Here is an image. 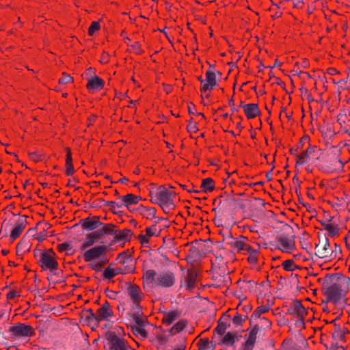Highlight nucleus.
Listing matches in <instances>:
<instances>
[{
  "label": "nucleus",
  "mask_w": 350,
  "mask_h": 350,
  "mask_svg": "<svg viewBox=\"0 0 350 350\" xmlns=\"http://www.w3.org/2000/svg\"><path fill=\"white\" fill-rule=\"evenodd\" d=\"M350 279L340 273L327 274L324 279L319 278L322 284V291L327 299L325 303L329 301L342 307L347 303L345 295L349 291Z\"/></svg>",
  "instance_id": "1"
},
{
  "label": "nucleus",
  "mask_w": 350,
  "mask_h": 350,
  "mask_svg": "<svg viewBox=\"0 0 350 350\" xmlns=\"http://www.w3.org/2000/svg\"><path fill=\"white\" fill-rule=\"evenodd\" d=\"M107 251V246L106 245L96 246L85 252L83 257L86 262L96 259L97 261L92 266L96 271H100L101 267L108 262V258L104 256Z\"/></svg>",
  "instance_id": "2"
},
{
  "label": "nucleus",
  "mask_w": 350,
  "mask_h": 350,
  "mask_svg": "<svg viewBox=\"0 0 350 350\" xmlns=\"http://www.w3.org/2000/svg\"><path fill=\"white\" fill-rule=\"evenodd\" d=\"M130 327L133 334L142 339L146 338L148 336L147 327L152 326L148 321V317L144 316L132 317L129 319Z\"/></svg>",
  "instance_id": "3"
},
{
  "label": "nucleus",
  "mask_w": 350,
  "mask_h": 350,
  "mask_svg": "<svg viewBox=\"0 0 350 350\" xmlns=\"http://www.w3.org/2000/svg\"><path fill=\"white\" fill-rule=\"evenodd\" d=\"M55 254L52 250H49L41 254V258L38 260V262L42 270H49L53 274H56L58 263L55 259Z\"/></svg>",
  "instance_id": "4"
},
{
  "label": "nucleus",
  "mask_w": 350,
  "mask_h": 350,
  "mask_svg": "<svg viewBox=\"0 0 350 350\" xmlns=\"http://www.w3.org/2000/svg\"><path fill=\"white\" fill-rule=\"evenodd\" d=\"M294 234L290 235L288 233H282L276 238L278 245L276 248L280 250L283 252L291 253L295 248Z\"/></svg>",
  "instance_id": "5"
},
{
  "label": "nucleus",
  "mask_w": 350,
  "mask_h": 350,
  "mask_svg": "<svg viewBox=\"0 0 350 350\" xmlns=\"http://www.w3.org/2000/svg\"><path fill=\"white\" fill-rule=\"evenodd\" d=\"M111 247L113 244L123 245L126 241H129L133 234L132 232L129 229H124L121 231L116 228L115 226L111 224Z\"/></svg>",
  "instance_id": "6"
},
{
  "label": "nucleus",
  "mask_w": 350,
  "mask_h": 350,
  "mask_svg": "<svg viewBox=\"0 0 350 350\" xmlns=\"http://www.w3.org/2000/svg\"><path fill=\"white\" fill-rule=\"evenodd\" d=\"M10 338H20L22 337H29L33 334V327L27 324L16 323L9 329Z\"/></svg>",
  "instance_id": "7"
},
{
  "label": "nucleus",
  "mask_w": 350,
  "mask_h": 350,
  "mask_svg": "<svg viewBox=\"0 0 350 350\" xmlns=\"http://www.w3.org/2000/svg\"><path fill=\"white\" fill-rule=\"evenodd\" d=\"M176 282L174 273L170 271L165 270L158 273L157 277L156 285L162 288H170Z\"/></svg>",
  "instance_id": "8"
},
{
  "label": "nucleus",
  "mask_w": 350,
  "mask_h": 350,
  "mask_svg": "<svg viewBox=\"0 0 350 350\" xmlns=\"http://www.w3.org/2000/svg\"><path fill=\"white\" fill-rule=\"evenodd\" d=\"M100 218L101 217L100 216L88 217L81 219L80 224L83 230L93 231L103 225Z\"/></svg>",
  "instance_id": "9"
},
{
  "label": "nucleus",
  "mask_w": 350,
  "mask_h": 350,
  "mask_svg": "<svg viewBox=\"0 0 350 350\" xmlns=\"http://www.w3.org/2000/svg\"><path fill=\"white\" fill-rule=\"evenodd\" d=\"M85 79L88 81L86 87L90 92L101 90L104 86L105 81L97 75L85 73Z\"/></svg>",
  "instance_id": "10"
},
{
  "label": "nucleus",
  "mask_w": 350,
  "mask_h": 350,
  "mask_svg": "<svg viewBox=\"0 0 350 350\" xmlns=\"http://www.w3.org/2000/svg\"><path fill=\"white\" fill-rule=\"evenodd\" d=\"M217 85L216 73L214 70H208L206 72V79L203 86H201L202 92L213 90Z\"/></svg>",
  "instance_id": "11"
},
{
  "label": "nucleus",
  "mask_w": 350,
  "mask_h": 350,
  "mask_svg": "<svg viewBox=\"0 0 350 350\" xmlns=\"http://www.w3.org/2000/svg\"><path fill=\"white\" fill-rule=\"evenodd\" d=\"M26 217V216H23L22 217L19 218L15 223V226L11 231L10 236L11 240H14L18 238L23 230L25 229L26 225L27 224Z\"/></svg>",
  "instance_id": "12"
},
{
  "label": "nucleus",
  "mask_w": 350,
  "mask_h": 350,
  "mask_svg": "<svg viewBox=\"0 0 350 350\" xmlns=\"http://www.w3.org/2000/svg\"><path fill=\"white\" fill-rule=\"evenodd\" d=\"M111 350H134L124 338H113L111 332Z\"/></svg>",
  "instance_id": "13"
},
{
  "label": "nucleus",
  "mask_w": 350,
  "mask_h": 350,
  "mask_svg": "<svg viewBox=\"0 0 350 350\" xmlns=\"http://www.w3.org/2000/svg\"><path fill=\"white\" fill-rule=\"evenodd\" d=\"M258 331L259 325H255L254 327L249 333L247 340L243 344V350H253Z\"/></svg>",
  "instance_id": "14"
},
{
  "label": "nucleus",
  "mask_w": 350,
  "mask_h": 350,
  "mask_svg": "<svg viewBox=\"0 0 350 350\" xmlns=\"http://www.w3.org/2000/svg\"><path fill=\"white\" fill-rule=\"evenodd\" d=\"M258 331L259 325H255L254 327L249 333L247 340L243 344V350H253Z\"/></svg>",
  "instance_id": "15"
},
{
  "label": "nucleus",
  "mask_w": 350,
  "mask_h": 350,
  "mask_svg": "<svg viewBox=\"0 0 350 350\" xmlns=\"http://www.w3.org/2000/svg\"><path fill=\"white\" fill-rule=\"evenodd\" d=\"M316 249L317 250L315 256L321 258H326L331 257L333 254V251L330 249V245L327 238L325 239V243L322 247H319V244L316 245Z\"/></svg>",
  "instance_id": "16"
},
{
  "label": "nucleus",
  "mask_w": 350,
  "mask_h": 350,
  "mask_svg": "<svg viewBox=\"0 0 350 350\" xmlns=\"http://www.w3.org/2000/svg\"><path fill=\"white\" fill-rule=\"evenodd\" d=\"M158 199L160 200V204L174 202L173 197L174 193L168 191L165 187L161 186L157 189Z\"/></svg>",
  "instance_id": "17"
},
{
  "label": "nucleus",
  "mask_w": 350,
  "mask_h": 350,
  "mask_svg": "<svg viewBox=\"0 0 350 350\" xmlns=\"http://www.w3.org/2000/svg\"><path fill=\"white\" fill-rule=\"evenodd\" d=\"M127 291L128 295L133 301V303L139 302L142 299L144 294L138 286L135 284L130 285Z\"/></svg>",
  "instance_id": "18"
},
{
  "label": "nucleus",
  "mask_w": 350,
  "mask_h": 350,
  "mask_svg": "<svg viewBox=\"0 0 350 350\" xmlns=\"http://www.w3.org/2000/svg\"><path fill=\"white\" fill-rule=\"evenodd\" d=\"M109 317V304L107 301L97 310L96 312V323L102 321H108Z\"/></svg>",
  "instance_id": "19"
},
{
  "label": "nucleus",
  "mask_w": 350,
  "mask_h": 350,
  "mask_svg": "<svg viewBox=\"0 0 350 350\" xmlns=\"http://www.w3.org/2000/svg\"><path fill=\"white\" fill-rule=\"evenodd\" d=\"M224 240L227 244L237 249L238 252L243 250V247H245L243 242L233 239L232 232L229 230H226V237H225Z\"/></svg>",
  "instance_id": "20"
},
{
  "label": "nucleus",
  "mask_w": 350,
  "mask_h": 350,
  "mask_svg": "<svg viewBox=\"0 0 350 350\" xmlns=\"http://www.w3.org/2000/svg\"><path fill=\"white\" fill-rule=\"evenodd\" d=\"M244 112L248 119H252L260 114L258 105L254 103L247 104L243 106Z\"/></svg>",
  "instance_id": "21"
},
{
  "label": "nucleus",
  "mask_w": 350,
  "mask_h": 350,
  "mask_svg": "<svg viewBox=\"0 0 350 350\" xmlns=\"http://www.w3.org/2000/svg\"><path fill=\"white\" fill-rule=\"evenodd\" d=\"M91 233L99 241L109 233V224L103 223V225Z\"/></svg>",
  "instance_id": "22"
},
{
  "label": "nucleus",
  "mask_w": 350,
  "mask_h": 350,
  "mask_svg": "<svg viewBox=\"0 0 350 350\" xmlns=\"http://www.w3.org/2000/svg\"><path fill=\"white\" fill-rule=\"evenodd\" d=\"M136 213L142 215L146 219H150L155 217L156 209L154 208H148L140 206L136 208Z\"/></svg>",
  "instance_id": "23"
},
{
  "label": "nucleus",
  "mask_w": 350,
  "mask_h": 350,
  "mask_svg": "<svg viewBox=\"0 0 350 350\" xmlns=\"http://www.w3.org/2000/svg\"><path fill=\"white\" fill-rule=\"evenodd\" d=\"M124 205L129 208L131 204H137L139 200H142L140 196H134L133 194L129 193L124 196H120Z\"/></svg>",
  "instance_id": "24"
},
{
  "label": "nucleus",
  "mask_w": 350,
  "mask_h": 350,
  "mask_svg": "<svg viewBox=\"0 0 350 350\" xmlns=\"http://www.w3.org/2000/svg\"><path fill=\"white\" fill-rule=\"evenodd\" d=\"M197 273L195 271L189 270L187 271V275L185 282V287L187 290H191L194 288Z\"/></svg>",
  "instance_id": "25"
},
{
  "label": "nucleus",
  "mask_w": 350,
  "mask_h": 350,
  "mask_svg": "<svg viewBox=\"0 0 350 350\" xmlns=\"http://www.w3.org/2000/svg\"><path fill=\"white\" fill-rule=\"evenodd\" d=\"M235 342V334L228 332L221 338V341L218 342L219 345H224L226 346H232Z\"/></svg>",
  "instance_id": "26"
},
{
  "label": "nucleus",
  "mask_w": 350,
  "mask_h": 350,
  "mask_svg": "<svg viewBox=\"0 0 350 350\" xmlns=\"http://www.w3.org/2000/svg\"><path fill=\"white\" fill-rule=\"evenodd\" d=\"M338 319V317H337L336 319L331 321V323H334V325L336 327L334 332H333V334H332V338L335 341H336L338 340H341V341H345V336H344V333H342V331L340 329V327L335 323Z\"/></svg>",
  "instance_id": "27"
},
{
  "label": "nucleus",
  "mask_w": 350,
  "mask_h": 350,
  "mask_svg": "<svg viewBox=\"0 0 350 350\" xmlns=\"http://www.w3.org/2000/svg\"><path fill=\"white\" fill-rule=\"evenodd\" d=\"M201 187L204 192H211L215 189V182L211 178H206L202 180Z\"/></svg>",
  "instance_id": "28"
},
{
  "label": "nucleus",
  "mask_w": 350,
  "mask_h": 350,
  "mask_svg": "<svg viewBox=\"0 0 350 350\" xmlns=\"http://www.w3.org/2000/svg\"><path fill=\"white\" fill-rule=\"evenodd\" d=\"M293 306L297 312V317H304L306 315L307 311L300 301L295 300L293 304Z\"/></svg>",
  "instance_id": "29"
},
{
  "label": "nucleus",
  "mask_w": 350,
  "mask_h": 350,
  "mask_svg": "<svg viewBox=\"0 0 350 350\" xmlns=\"http://www.w3.org/2000/svg\"><path fill=\"white\" fill-rule=\"evenodd\" d=\"M180 317V313L178 311H170L165 314L163 321L167 325L172 324Z\"/></svg>",
  "instance_id": "30"
},
{
  "label": "nucleus",
  "mask_w": 350,
  "mask_h": 350,
  "mask_svg": "<svg viewBox=\"0 0 350 350\" xmlns=\"http://www.w3.org/2000/svg\"><path fill=\"white\" fill-rule=\"evenodd\" d=\"M217 323L214 332L222 336L225 334L226 330L230 327V325L226 322H222L221 319L218 321Z\"/></svg>",
  "instance_id": "31"
},
{
  "label": "nucleus",
  "mask_w": 350,
  "mask_h": 350,
  "mask_svg": "<svg viewBox=\"0 0 350 350\" xmlns=\"http://www.w3.org/2000/svg\"><path fill=\"white\" fill-rule=\"evenodd\" d=\"M157 275L158 273L154 270L150 269L145 272L144 279L149 283H154L156 284Z\"/></svg>",
  "instance_id": "32"
},
{
  "label": "nucleus",
  "mask_w": 350,
  "mask_h": 350,
  "mask_svg": "<svg viewBox=\"0 0 350 350\" xmlns=\"http://www.w3.org/2000/svg\"><path fill=\"white\" fill-rule=\"evenodd\" d=\"M96 241H98L90 232L86 235V239L81 245V250H84L88 247L92 246Z\"/></svg>",
  "instance_id": "33"
},
{
  "label": "nucleus",
  "mask_w": 350,
  "mask_h": 350,
  "mask_svg": "<svg viewBox=\"0 0 350 350\" xmlns=\"http://www.w3.org/2000/svg\"><path fill=\"white\" fill-rule=\"evenodd\" d=\"M144 316L139 302L133 303L130 317Z\"/></svg>",
  "instance_id": "34"
},
{
  "label": "nucleus",
  "mask_w": 350,
  "mask_h": 350,
  "mask_svg": "<svg viewBox=\"0 0 350 350\" xmlns=\"http://www.w3.org/2000/svg\"><path fill=\"white\" fill-rule=\"evenodd\" d=\"M129 261H131L129 256L126 252H122L118 255L117 258H116V262L113 264L114 265L116 264L125 265L127 264Z\"/></svg>",
  "instance_id": "35"
},
{
  "label": "nucleus",
  "mask_w": 350,
  "mask_h": 350,
  "mask_svg": "<svg viewBox=\"0 0 350 350\" xmlns=\"http://www.w3.org/2000/svg\"><path fill=\"white\" fill-rule=\"evenodd\" d=\"M316 148L317 146H310L306 151L303 152L301 154L299 155H297V157L299 160H304L306 158H309L315 152Z\"/></svg>",
  "instance_id": "36"
},
{
  "label": "nucleus",
  "mask_w": 350,
  "mask_h": 350,
  "mask_svg": "<svg viewBox=\"0 0 350 350\" xmlns=\"http://www.w3.org/2000/svg\"><path fill=\"white\" fill-rule=\"evenodd\" d=\"M111 332H112L113 338H123L122 336L124 334V333L122 327L118 325H111Z\"/></svg>",
  "instance_id": "37"
},
{
  "label": "nucleus",
  "mask_w": 350,
  "mask_h": 350,
  "mask_svg": "<svg viewBox=\"0 0 350 350\" xmlns=\"http://www.w3.org/2000/svg\"><path fill=\"white\" fill-rule=\"evenodd\" d=\"M268 310H269V307L265 306H261L255 310V311L252 314L251 319H260V315L263 313H265Z\"/></svg>",
  "instance_id": "38"
},
{
  "label": "nucleus",
  "mask_w": 350,
  "mask_h": 350,
  "mask_svg": "<svg viewBox=\"0 0 350 350\" xmlns=\"http://www.w3.org/2000/svg\"><path fill=\"white\" fill-rule=\"evenodd\" d=\"M325 230L328 231L329 236L332 237L337 236L339 234V228L338 225H326Z\"/></svg>",
  "instance_id": "39"
},
{
  "label": "nucleus",
  "mask_w": 350,
  "mask_h": 350,
  "mask_svg": "<svg viewBox=\"0 0 350 350\" xmlns=\"http://www.w3.org/2000/svg\"><path fill=\"white\" fill-rule=\"evenodd\" d=\"M247 318V316L243 317L240 314L237 313L235 316L233 317L232 321L236 326H241L242 325L243 323L245 321Z\"/></svg>",
  "instance_id": "40"
},
{
  "label": "nucleus",
  "mask_w": 350,
  "mask_h": 350,
  "mask_svg": "<svg viewBox=\"0 0 350 350\" xmlns=\"http://www.w3.org/2000/svg\"><path fill=\"white\" fill-rule=\"evenodd\" d=\"M187 323V321L181 320L177 322L174 326L171 328V331L175 330L176 332H180L182 331L186 326Z\"/></svg>",
  "instance_id": "41"
},
{
  "label": "nucleus",
  "mask_w": 350,
  "mask_h": 350,
  "mask_svg": "<svg viewBox=\"0 0 350 350\" xmlns=\"http://www.w3.org/2000/svg\"><path fill=\"white\" fill-rule=\"evenodd\" d=\"M83 315L90 322H96V313H94L92 309L85 310Z\"/></svg>",
  "instance_id": "42"
},
{
  "label": "nucleus",
  "mask_w": 350,
  "mask_h": 350,
  "mask_svg": "<svg viewBox=\"0 0 350 350\" xmlns=\"http://www.w3.org/2000/svg\"><path fill=\"white\" fill-rule=\"evenodd\" d=\"M124 203L121 201V202H115L111 201V212H113L115 214L119 213L120 211H118L120 208L123 206Z\"/></svg>",
  "instance_id": "43"
},
{
  "label": "nucleus",
  "mask_w": 350,
  "mask_h": 350,
  "mask_svg": "<svg viewBox=\"0 0 350 350\" xmlns=\"http://www.w3.org/2000/svg\"><path fill=\"white\" fill-rule=\"evenodd\" d=\"M113 266L114 265L111 263V278L119 273H122L124 271V268L122 267H114Z\"/></svg>",
  "instance_id": "44"
},
{
  "label": "nucleus",
  "mask_w": 350,
  "mask_h": 350,
  "mask_svg": "<svg viewBox=\"0 0 350 350\" xmlns=\"http://www.w3.org/2000/svg\"><path fill=\"white\" fill-rule=\"evenodd\" d=\"M62 75V77L59 79L60 84H66L73 81V78L70 75L65 72H63Z\"/></svg>",
  "instance_id": "45"
},
{
  "label": "nucleus",
  "mask_w": 350,
  "mask_h": 350,
  "mask_svg": "<svg viewBox=\"0 0 350 350\" xmlns=\"http://www.w3.org/2000/svg\"><path fill=\"white\" fill-rule=\"evenodd\" d=\"M159 206L162 208L163 211L166 213H168L170 210H172L175 208V204L174 202L160 204Z\"/></svg>",
  "instance_id": "46"
},
{
  "label": "nucleus",
  "mask_w": 350,
  "mask_h": 350,
  "mask_svg": "<svg viewBox=\"0 0 350 350\" xmlns=\"http://www.w3.org/2000/svg\"><path fill=\"white\" fill-rule=\"evenodd\" d=\"M100 28V23L98 21H94L91 26L89 27L88 33L90 36H92L95 31L98 30Z\"/></svg>",
  "instance_id": "47"
},
{
  "label": "nucleus",
  "mask_w": 350,
  "mask_h": 350,
  "mask_svg": "<svg viewBox=\"0 0 350 350\" xmlns=\"http://www.w3.org/2000/svg\"><path fill=\"white\" fill-rule=\"evenodd\" d=\"M198 130L197 127L196 122H193V118H191L189 120V124L187 125V131L189 133H195Z\"/></svg>",
  "instance_id": "48"
},
{
  "label": "nucleus",
  "mask_w": 350,
  "mask_h": 350,
  "mask_svg": "<svg viewBox=\"0 0 350 350\" xmlns=\"http://www.w3.org/2000/svg\"><path fill=\"white\" fill-rule=\"evenodd\" d=\"M103 334L105 337L106 345H109V329H107V323H105L102 327Z\"/></svg>",
  "instance_id": "49"
},
{
  "label": "nucleus",
  "mask_w": 350,
  "mask_h": 350,
  "mask_svg": "<svg viewBox=\"0 0 350 350\" xmlns=\"http://www.w3.org/2000/svg\"><path fill=\"white\" fill-rule=\"evenodd\" d=\"M260 327L261 328H263V329H267V328H269L271 325V322L265 318V317H262V318H260Z\"/></svg>",
  "instance_id": "50"
},
{
  "label": "nucleus",
  "mask_w": 350,
  "mask_h": 350,
  "mask_svg": "<svg viewBox=\"0 0 350 350\" xmlns=\"http://www.w3.org/2000/svg\"><path fill=\"white\" fill-rule=\"evenodd\" d=\"M189 254L191 258H197L200 256V252L196 247H191L189 250Z\"/></svg>",
  "instance_id": "51"
},
{
  "label": "nucleus",
  "mask_w": 350,
  "mask_h": 350,
  "mask_svg": "<svg viewBox=\"0 0 350 350\" xmlns=\"http://www.w3.org/2000/svg\"><path fill=\"white\" fill-rule=\"evenodd\" d=\"M41 154H40L37 151L29 153V157L30 159L35 162H38V161H40L41 159Z\"/></svg>",
  "instance_id": "52"
},
{
  "label": "nucleus",
  "mask_w": 350,
  "mask_h": 350,
  "mask_svg": "<svg viewBox=\"0 0 350 350\" xmlns=\"http://www.w3.org/2000/svg\"><path fill=\"white\" fill-rule=\"evenodd\" d=\"M59 250L62 252H68L72 250V247L70 243L64 242L59 245Z\"/></svg>",
  "instance_id": "53"
},
{
  "label": "nucleus",
  "mask_w": 350,
  "mask_h": 350,
  "mask_svg": "<svg viewBox=\"0 0 350 350\" xmlns=\"http://www.w3.org/2000/svg\"><path fill=\"white\" fill-rule=\"evenodd\" d=\"M293 265H294V262L292 260H287L283 262L284 269L286 271H293Z\"/></svg>",
  "instance_id": "54"
},
{
  "label": "nucleus",
  "mask_w": 350,
  "mask_h": 350,
  "mask_svg": "<svg viewBox=\"0 0 350 350\" xmlns=\"http://www.w3.org/2000/svg\"><path fill=\"white\" fill-rule=\"evenodd\" d=\"M347 113L346 110H343L342 112H340L337 118L338 122L342 125V123H345V118L347 117Z\"/></svg>",
  "instance_id": "55"
},
{
  "label": "nucleus",
  "mask_w": 350,
  "mask_h": 350,
  "mask_svg": "<svg viewBox=\"0 0 350 350\" xmlns=\"http://www.w3.org/2000/svg\"><path fill=\"white\" fill-rule=\"evenodd\" d=\"M300 91H301L302 95H305L307 96V98L309 102L314 101V99L312 98L311 94L308 92V90H307L306 88L302 86L300 88Z\"/></svg>",
  "instance_id": "56"
},
{
  "label": "nucleus",
  "mask_w": 350,
  "mask_h": 350,
  "mask_svg": "<svg viewBox=\"0 0 350 350\" xmlns=\"http://www.w3.org/2000/svg\"><path fill=\"white\" fill-rule=\"evenodd\" d=\"M66 172L68 176H70L75 172L72 163H66Z\"/></svg>",
  "instance_id": "57"
},
{
  "label": "nucleus",
  "mask_w": 350,
  "mask_h": 350,
  "mask_svg": "<svg viewBox=\"0 0 350 350\" xmlns=\"http://www.w3.org/2000/svg\"><path fill=\"white\" fill-rule=\"evenodd\" d=\"M200 347L198 350H204L205 348L210 344V341L207 338H202L199 341Z\"/></svg>",
  "instance_id": "58"
},
{
  "label": "nucleus",
  "mask_w": 350,
  "mask_h": 350,
  "mask_svg": "<svg viewBox=\"0 0 350 350\" xmlns=\"http://www.w3.org/2000/svg\"><path fill=\"white\" fill-rule=\"evenodd\" d=\"M156 224L152 225L151 227L147 228L146 229V232L147 236L148 237H152L155 234L156 232Z\"/></svg>",
  "instance_id": "59"
},
{
  "label": "nucleus",
  "mask_w": 350,
  "mask_h": 350,
  "mask_svg": "<svg viewBox=\"0 0 350 350\" xmlns=\"http://www.w3.org/2000/svg\"><path fill=\"white\" fill-rule=\"evenodd\" d=\"M223 204L226 206H233L235 204V199L228 196L227 198L224 200Z\"/></svg>",
  "instance_id": "60"
},
{
  "label": "nucleus",
  "mask_w": 350,
  "mask_h": 350,
  "mask_svg": "<svg viewBox=\"0 0 350 350\" xmlns=\"http://www.w3.org/2000/svg\"><path fill=\"white\" fill-rule=\"evenodd\" d=\"M243 250H245L247 253L250 254V255L256 254L258 253L257 250H254V249L252 248L250 245H248L245 243V247H243Z\"/></svg>",
  "instance_id": "61"
},
{
  "label": "nucleus",
  "mask_w": 350,
  "mask_h": 350,
  "mask_svg": "<svg viewBox=\"0 0 350 350\" xmlns=\"http://www.w3.org/2000/svg\"><path fill=\"white\" fill-rule=\"evenodd\" d=\"M299 319L295 322V325L299 328H304V317H297Z\"/></svg>",
  "instance_id": "62"
},
{
  "label": "nucleus",
  "mask_w": 350,
  "mask_h": 350,
  "mask_svg": "<svg viewBox=\"0 0 350 350\" xmlns=\"http://www.w3.org/2000/svg\"><path fill=\"white\" fill-rule=\"evenodd\" d=\"M18 296H19V294L16 291H11L7 294V298L8 299H13Z\"/></svg>",
  "instance_id": "63"
},
{
  "label": "nucleus",
  "mask_w": 350,
  "mask_h": 350,
  "mask_svg": "<svg viewBox=\"0 0 350 350\" xmlns=\"http://www.w3.org/2000/svg\"><path fill=\"white\" fill-rule=\"evenodd\" d=\"M138 239H139L141 243L143 245H145L149 243V239L146 238L144 235L140 234L138 236Z\"/></svg>",
  "instance_id": "64"
}]
</instances>
